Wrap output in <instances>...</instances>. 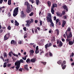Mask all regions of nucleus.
I'll return each instance as SVG.
<instances>
[{
  "label": "nucleus",
  "mask_w": 74,
  "mask_h": 74,
  "mask_svg": "<svg viewBox=\"0 0 74 74\" xmlns=\"http://www.w3.org/2000/svg\"><path fill=\"white\" fill-rule=\"evenodd\" d=\"M49 55L50 56H52L53 55H52V53H51V52H49Z\"/></svg>",
  "instance_id": "nucleus-39"
},
{
  "label": "nucleus",
  "mask_w": 74,
  "mask_h": 74,
  "mask_svg": "<svg viewBox=\"0 0 74 74\" xmlns=\"http://www.w3.org/2000/svg\"><path fill=\"white\" fill-rule=\"evenodd\" d=\"M25 5H27V8L26 9V12L27 13H30V12H32V10L30 8V4L27 2H25Z\"/></svg>",
  "instance_id": "nucleus-1"
},
{
  "label": "nucleus",
  "mask_w": 74,
  "mask_h": 74,
  "mask_svg": "<svg viewBox=\"0 0 74 74\" xmlns=\"http://www.w3.org/2000/svg\"><path fill=\"white\" fill-rule=\"evenodd\" d=\"M3 2V0H0V4H2Z\"/></svg>",
  "instance_id": "nucleus-52"
},
{
  "label": "nucleus",
  "mask_w": 74,
  "mask_h": 74,
  "mask_svg": "<svg viewBox=\"0 0 74 74\" xmlns=\"http://www.w3.org/2000/svg\"><path fill=\"white\" fill-rule=\"evenodd\" d=\"M48 44H47L45 46V47L46 49H47L48 48V45H49Z\"/></svg>",
  "instance_id": "nucleus-28"
},
{
  "label": "nucleus",
  "mask_w": 74,
  "mask_h": 74,
  "mask_svg": "<svg viewBox=\"0 0 74 74\" xmlns=\"http://www.w3.org/2000/svg\"><path fill=\"white\" fill-rule=\"evenodd\" d=\"M58 7V5H57V4L55 3H54L53 4L52 7H51V8H54L55 7Z\"/></svg>",
  "instance_id": "nucleus-12"
},
{
  "label": "nucleus",
  "mask_w": 74,
  "mask_h": 74,
  "mask_svg": "<svg viewBox=\"0 0 74 74\" xmlns=\"http://www.w3.org/2000/svg\"><path fill=\"white\" fill-rule=\"evenodd\" d=\"M22 59H23V60H26V57H23Z\"/></svg>",
  "instance_id": "nucleus-48"
},
{
  "label": "nucleus",
  "mask_w": 74,
  "mask_h": 74,
  "mask_svg": "<svg viewBox=\"0 0 74 74\" xmlns=\"http://www.w3.org/2000/svg\"><path fill=\"white\" fill-rule=\"evenodd\" d=\"M19 61L20 62V63H24V62H23V60L22 59H20V60Z\"/></svg>",
  "instance_id": "nucleus-30"
},
{
  "label": "nucleus",
  "mask_w": 74,
  "mask_h": 74,
  "mask_svg": "<svg viewBox=\"0 0 74 74\" xmlns=\"http://www.w3.org/2000/svg\"><path fill=\"white\" fill-rule=\"evenodd\" d=\"M29 52L31 53H34V51L33 50H31L29 51Z\"/></svg>",
  "instance_id": "nucleus-25"
},
{
  "label": "nucleus",
  "mask_w": 74,
  "mask_h": 74,
  "mask_svg": "<svg viewBox=\"0 0 74 74\" xmlns=\"http://www.w3.org/2000/svg\"><path fill=\"white\" fill-rule=\"evenodd\" d=\"M39 53V50H36L35 51V53L37 54V53Z\"/></svg>",
  "instance_id": "nucleus-29"
},
{
  "label": "nucleus",
  "mask_w": 74,
  "mask_h": 74,
  "mask_svg": "<svg viewBox=\"0 0 74 74\" xmlns=\"http://www.w3.org/2000/svg\"><path fill=\"white\" fill-rule=\"evenodd\" d=\"M18 10H19V7H17V8H15V9L14 10V11L13 12L14 13L18 12Z\"/></svg>",
  "instance_id": "nucleus-11"
},
{
  "label": "nucleus",
  "mask_w": 74,
  "mask_h": 74,
  "mask_svg": "<svg viewBox=\"0 0 74 74\" xmlns=\"http://www.w3.org/2000/svg\"><path fill=\"white\" fill-rule=\"evenodd\" d=\"M21 17L22 18H25L26 16V14H24V12L22 11H21Z\"/></svg>",
  "instance_id": "nucleus-5"
},
{
  "label": "nucleus",
  "mask_w": 74,
  "mask_h": 74,
  "mask_svg": "<svg viewBox=\"0 0 74 74\" xmlns=\"http://www.w3.org/2000/svg\"><path fill=\"white\" fill-rule=\"evenodd\" d=\"M41 63H42L44 65H45L47 63L46 62H41Z\"/></svg>",
  "instance_id": "nucleus-46"
},
{
  "label": "nucleus",
  "mask_w": 74,
  "mask_h": 74,
  "mask_svg": "<svg viewBox=\"0 0 74 74\" xmlns=\"http://www.w3.org/2000/svg\"><path fill=\"white\" fill-rule=\"evenodd\" d=\"M36 50H38V46H37L36 47Z\"/></svg>",
  "instance_id": "nucleus-62"
},
{
  "label": "nucleus",
  "mask_w": 74,
  "mask_h": 74,
  "mask_svg": "<svg viewBox=\"0 0 74 74\" xmlns=\"http://www.w3.org/2000/svg\"><path fill=\"white\" fill-rule=\"evenodd\" d=\"M59 20V19H57L56 20V24H58V23Z\"/></svg>",
  "instance_id": "nucleus-42"
},
{
  "label": "nucleus",
  "mask_w": 74,
  "mask_h": 74,
  "mask_svg": "<svg viewBox=\"0 0 74 74\" xmlns=\"http://www.w3.org/2000/svg\"><path fill=\"white\" fill-rule=\"evenodd\" d=\"M66 63V61L65 60L63 61V63L61 64V66L62 67V66H63V65H64V64H65Z\"/></svg>",
  "instance_id": "nucleus-18"
},
{
  "label": "nucleus",
  "mask_w": 74,
  "mask_h": 74,
  "mask_svg": "<svg viewBox=\"0 0 74 74\" xmlns=\"http://www.w3.org/2000/svg\"><path fill=\"white\" fill-rule=\"evenodd\" d=\"M22 69H23L22 68H20L18 69V71H21V72H22Z\"/></svg>",
  "instance_id": "nucleus-40"
},
{
  "label": "nucleus",
  "mask_w": 74,
  "mask_h": 74,
  "mask_svg": "<svg viewBox=\"0 0 74 74\" xmlns=\"http://www.w3.org/2000/svg\"><path fill=\"white\" fill-rule=\"evenodd\" d=\"M71 30V28L70 27H69L67 29V30H66L67 31V32H70V31Z\"/></svg>",
  "instance_id": "nucleus-36"
},
{
  "label": "nucleus",
  "mask_w": 74,
  "mask_h": 74,
  "mask_svg": "<svg viewBox=\"0 0 74 74\" xmlns=\"http://www.w3.org/2000/svg\"><path fill=\"white\" fill-rule=\"evenodd\" d=\"M10 34L8 33L6 34L7 37H8L9 38H10Z\"/></svg>",
  "instance_id": "nucleus-44"
},
{
  "label": "nucleus",
  "mask_w": 74,
  "mask_h": 74,
  "mask_svg": "<svg viewBox=\"0 0 74 74\" xmlns=\"http://www.w3.org/2000/svg\"><path fill=\"white\" fill-rule=\"evenodd\" d=\"M68 32L67 31H66L65 32V34L67 38L69 39L70 38H71V37H72L73 35L72 34V32H71V31L70 32V33L69 34V35L67 34Z\"/></svg>",
  "instance_id": "nucleus-2"
},
{
  "label": "nucleus",
  "mask_w": 74,
  "mask_h": 74,
  "mask_svg": "<svg viewBox=\"0 0 74 74\" xmlns=\"http://www.w3.org/2000/svg\"><path fill=\"white\" fill-rule=\"evenodd\" d=\"M11 66V64H9L7 65V67H10Z\"/></svg>",
  "instance_id": "nucleus-50"
},
{
  "label": "nucleus",
  "mask_w": 74,
  "mask_h": 74,
  "mask_svg": "<svg viewBox=\"0 0 74 74\" xmlns=\"http://www.w3.org/2000/svg\"><path fill=\"white\" fill-rule=\"evenodd\" d=\"M54 8H51V12L52 14H54V13L55 12V10H54Z\"/></svg>",
  "instance_id": "nucleus-14"
},
{
  "label": "nucleus",
  "mask_w": 74,
  "mask_h": 74,
  "mask_svg": "<svg viewBox=\"0 0 74 74\" xmlns=\"http://www.w3.org/2000/svg\"><path fill=\"white\" fill-rule=\"evenodd\" d=\"M8 4L9 5H11V1H8Z\"/></svg>",
  "instance_id": "nucleus-31"
},
{
  "label": "nucleus",
  "mask_w": 74,
  "mask_h": 74,
  "mask_svg": "<svg viewBox=\"0 0 74 74\" xmlns=\"http://www.w3.org/2000/svg\"><path fill=\"white\" fill-rule=\"evenodd\" d=\"M66 65H65L62 67V68L64 70V69H66Z\"/></svg>",
  "instance_id": "nucleus-35"
},
{
  "label": "nucleus",
  "mask_w": 74,
  "mask_h": 74,
  "mask_svg": "<svg viewBox=\"0 0 74 74\" xmlns=\"http://www.w3.org/2000/svg\"><path fill=\"white\" fill-rule=\"evenodd\" d=\"M11 27L9 25L8 27L7 28L9 30H11Z\"/></svg>",
  "instance_id": "nucleus-37"
},
{
  "label": "nucleus",
  "mask_w": 74,
  "mask_h": 74,
  "mask_svg": "<svg viewBox=\"0 0 74 74\" xmlns=\"http://www.w3.org/2000/svg\"><path fill=\"white\" fill-rule=\"evenodd\" d=\"M16 41H15L14 40H12L11 42V44H14V45H16L17 44Z\"/></svg>",
  "instance_id": "nucleus-10"
},
{
  "label": "nucleus",
  "mask_w": 74,
  "mask_h": 74,
  "mask_svg": "<svg viewBox=\"0 0 74 74\" xmlns=\"http://www.w3.org/2000/svg\"><path fill=\"white\" fill-rule=\"evenodd\" d=\"M62 15H65L66 14V12H65V11H63L62 12Z\"/></svg>",
  "instance_id": "nucleus-43"
},
{
  "label": "nucleus",
  "mask_w": 74,
  "mask_h": 74,
  "mask_svg": "<svg viewBox=\"0 0 74 74\" xmlns=\"http://www.w3.org/2000/svg\"><path fill=\"white\" fill-rule=\"evenodd\" d=\"M24 69L25 70H26L27 71H29V69H28V65L27 64L24 65Z\"/></svg>",
  "instance_id": "nucleus-9"
},
{
  "label": "nucleus",
  "mask_w": 74,
  "mask_h": 74,
  "mask_svg": "<svg viewBox=\"0 0 74 74\" xmlns=\"http://www.w3.org/2000/svg\"><path fill=\"white\" fill-rule=\"evenodd\" d=\"M49 54V53H47L45 54V56H46V57H48V55Z\"/></svg>",
  "instance_id": "nucleus-47"
},
{
  "label": "nucleus",
  "mask_w": 74,
  "mask_h": 74,
  "mask_svg": "<svg viewBox=\"0 0 74 74\" xmlns=\"http://www.w3.org/2000/svg\"><path fill=\"white\" fill-rule=\"evenodd\" d=\"M48 16H47V22L48 23L49 22H50V20H52V16L51 15V14L50 13H49L48 14Z\"/></svg>",
  "instance_id": "nucleus-4"
},
{
  "label": "nucleus",
  "mask_w": 74,
  "mask_h": 74,
  "mask_svg": "<svg viewBox=\"0 0 74 74\" xmlns=\"http://www.w3.org/2000/svg\"><path fill=\"white\" fill-rule=\"evenodd\" d=\"M3 30L2 29H1L0 30V34L2 33H3Z\"/></svg>",
  "instance_id": "nucleus-53"
},
{
  "label": "nucleus",
  "mask_w": 74,
  "mask_h": 74,
  "mask_svg": "<svg viewBox=\"0 0 74 74\" xmlns=\"http://www.w3.org/2000/svg\"><path fill=\"white\" fill-rule=\"evenodd\" d=\"M15 25H16V26H19V23L18 22H17V21L16 20L15 21Z\"/></svg>",
  "instance_id": "nucleus-15"
},
{
  "label": "nucleus",
  "mask_w": 74,
  "mask_h": 74,
  "mask_svg": "<svg viewBox=\"0 0 74 74\" xmlns=\"http://www.w3.org/2000/svg\"><path fill=\"white\" fill-rule=\"evenodd\" d=\"M55 31L57 32V35H59V30L58 29H57L55 30Z\"/></svg>",
  "instance_id": "nucleus-22"
},
{
  "label": "nucleus",
  "mask_w": 74,
  "mask_h": 74,
  "mask_svg": "<svg viewBox=\"0 0 74 74\" xmlns=\"http://www.w3.org/2000/svg\"><path fill=\"white\" fill-rule=\"evenodd\" d=\"M9 55L10 57H11L12 56V55H11V52H10L9 53Z\"/></svg>",
  "instance_id": "nucleus-49"
},
{
  "label": "nucleus",
  "mask_w": 74,
  "mask_h": 74,
  "mask_svg": "<svg viewBox=\"0 0 74 74\" xmlns=\"http://www.w3.org/2000/svg\"><path fill=\"white\" fill-rule=\"evenodd\" d=\"M66 22L65 21H63V23L62 25V27H64V26H65V25H66Z\"/></svg>",
  "instance_id": "nucleus-13"
},
{
  "label": "nucleus",
  "mask_w": 74,
  "mask_h": 74,
  "mask_svg": "<svg viewBox=\"0 0 74 74\" xmlns=\"http://www.w3.org/2000/svg\"><path fill=\"white\" fill-rule=\"evenodd\" d=\"M40 26H42V21H41V20H40Z\"/></svg>",
  "instance_id": "nucleus-41"
},
{
  "label": "nucleus",
  "mask_w": 74,
  "mask_h": 74,
  "mask_svg": "<svg viewBox=\"0 0 74 74\" xmlns=\"http://www.w3.org/2000/svg\"><path fill=\"white\" fill-rule=\"evenodd\" d=\"M20 67V65H17V66L16 67V69H19V68Z\"/></svg>",
  "instance_id": "nucleus-38"
},
{
  "label": "nucleus",
  "mask_w": 74,
  "mask_h": 74,
  "mask_svg": "<svg viewBox=\"0 0 74 74\" xmlns=\"http://www.w3.org/2000/svg\"><path fill=\"white\" fill-rule=\"evenodd\" d=\"M23 29L24 31H26V27H24L23 28Z\"/></svg>",
  "instance_id": "nucleus-60"
},
{
  "label": "nucleus",
  "mask_w": 74,
  "mask_h": 74,
  "mask_svg": "<svg viewBox=\"0 0 74 74\" xmlns=\"http://www.w3.org/2000/svg\"><path fill=\"white\" fill-rule=\"evenodd\" d=\"M59 45L60 46V47H62V45H63V43H62V42L61 41H60V43L59 44Z\"/></svg>",
  "instance_id": "nucleus-27"
},
{
  "label": "nucleus",
  "mask_w": 74,
  "mask_h": 74,
  "mask_svg": "<svg viewBox=\"0 0 74 74\" xmlns=\"http://www.w3.org/2000/svg\"><path fill=\"white\" fill-rule=\"evenodd\" d=\"M47 4L49 6V7H51V1H47Z\"/></svg>",
  "instance_id": "nucleus-16"
},
{
  "label": "nucleus",
  "mask_w": 74,
  "mask_h": 74,
  "mask_svg": "<svg viewBox=\"0 0 74 74\" xmlns=\"http://www.w3.org/2000/svg\"><path fill=\"white\" fill-rule=\"evenodd\" d=\"M29 1L30 2H32V4H33L34 3V0H29Z\"/></svg>",
  "instance_id": "nucleus-34"
},
{
  "label": "nucleus",
  "mask_w": 74,
  "mask_h": 74,
  "mask_svg": "<svg viewBox=\"0 0 74 74\" xmlns=\"http://www.w3.org/2000/svg\"><path fill=\"white\" fill-rule=\"evenodd\" d=\"M52 45V44L51 43H49V45L48 46V47H51Z\"/></svg>",
  "instance_id": "nucleus-59"
},
{
  "label": "nucleus",
  "mask_w": 74,
  "mask_h": 74,
  "mask_svg": "<svg viewBox=\"0 0 74 74\" xmlns=\"http://www.w3.org/2000/svg\"><path fill=\"white\" fill-rule=\"evenodd\" d=\"M13 14V15L14 16H16V15H17V14H18V13L17 12H15V13H14Z\"/></svg>",
  "instance_id": "nucleus-26"
},
{
  "label": "nucleus",
  "mask_w": 74,
  "mask_h": 74,
  "mask_svg": "<svg viewBox=\"0 0 74 74\" xmlns=\"http://www.w3.org/2000/svg\"><path fill=\"white\" fill-rule=\"evenodd\" d=\"M33 14H34L33 12H31V13L29 14L30 16H33Z\"/></svg>",
  "instance_id": "nucleus-32"
},
{
  "label": "nucleus",
  "mask_w": 74,
  "mask_h": 74,
  "mask_svg": "<svg viewBox=\"0 0 74 74\" xmlns=\"http://www.w3.org/2000/svg\"><path fill=\"white\" fill-rule=\"evenodd\" d=\"M70 39H69L68 38H67V39H66V41H67V42H69V41H70Z\"/></svg>",
  "instance_id": "nucleus-57"
},
{
  "label": "nucleus",
  "mask_w": 74,
  "mask_h": 74,
  "mask_svg": "<svg viewBox=\"0 0 74 74\" xmlns=\"http://www.w3.org/2000/svg\"><path fill=\"white\" fill-rule=\"evenodd\" d=\"M35 33H37V29H36L34 30Z\"/></svg>",
  "instance_id": "nucleus-61"
},
{
  "label": "nucleus",
  "mask_w": 74,
  "mask_h": 74,
  "mask_svg": "<svg viewBox=\"0 0 74 74\" xmlns=\"http://www.w3.org/2000/svg\"><path fill=\"white\" fill-rule=\"evenodd\" d=\"M55 40V36H53L51 39V41L52 42H53Z\"/></svg>",
  "instance_id": "nucleus-19"
},
{
  "label": "nucleus",
  "mask_w": 74,
  "mask_h": 74,
  "mask_svg": "<svg viewBox=\"0 0 74 74\" xmlns=\"http://www.w3.org/2000/svg\"><path fill=\"white\" fill-rule=\"evenodd\" d=\"M44 53V51H41L40 53V55H41L42 53Z\"/></svg>",
  "instance_id": "nucleus-55"
},
{
  "label": "nucleus",
  "mask_w": 74,
  "mask_h": 74,
  "mask_svg": "<svg viewBox=\"0 0 74 74\" xmlns=\"http://www.w3.org/2000/svg\"><path fill=\"white\" fill-rule=\"evenodd\" d=\"M63 17L64 18V19H67V17H66V16H63Z\"/></svg>",
  "instance_id": "nucleus-56"
},
{
  "label": "nucleus",
  "mask_w": 74,
  "mask_h": 74,
  "mask_svg": "<svg viewBox=\"0 0 74 74\" xmlns=\"http://www.w3.org/2000/svg\"><path fill=\"white\" fill-rule=\"evenodd\" d=\"M8 37H6V38H4L5 40H8Z\"/></svg>",
  "instance_id": "nucleus-63"
},
{
  "label": "nucleus",
  "mask_w": 74,
  "mask_h": 74,
  "mask_svg": "<svg viewBox=\"0 0 74 74\" xmlns=\"http://www.w3.org/2000/svg\"><path fill=\"white\" fill-rule=\"evenodd\" d=\"M69 44L70 45H71L73 44V41H69Z\"/></svg>",
  "instance_id": "nucleus-20"
},
{
  "label": "nucleus",
  "mask_w": 74,
  "mask_h": 74,
  "mask_svg": "<svg viewBox=\"0 0 74 74\" xmlns=\"http://www.w3.org/2000/svg\"><path fill=\"white\" fill-rule=\"evenodd\" d=\"M39 2H40L39 0H36V4L37 5H39Z\"/></svg>",
  "instance_id": "nucleus-23"
},
{
  "label": "nucleus",
  "mask_w": 74,
  "mask_h": 74,
  "mask_svg": "<svg viewBox=\"0 0 74 74\" xmlns=\"http://www.w3.org/2000/svg\"><path fill=\"white\" fill-rule=\"evenodd\" d=\"M4 57H5L6 58H7V53H6L5 52L4 53Z\"/></svg>",
  "instance_id": "nucleus-33"
},
{
  "label": "nucleus",
  "mask_w": 74,
  "mask_h": 74,
  "mask_svg": "<svg viewBox=\"0 0 74 74\" xmlns=\"http://www.w3.org/2000/svg\"><path fill=\"white\" fill-rule=\"evenodd\" d=\"M50 22L51 23L52 26H54V24L53 23V21H52V20L51 19L50 20Z\"/></svg>",
  "instance_id": "nucleus-17"
},
{
  "label": "nucleus",
  "mask_w": 74,
  "mask_h": 74,
  "mask_svg": "<svg viewBox=\"0 0 74 74\" xmlns=\"http://www.w3.org/2000/svg\"><path fill=\"white\" fill-rule=\"evenodd\" d=\"M59 43V40H58L57 41V44H58Z\"/></svg>",
  "instance_id": "nucleus-58"
},
{
  "label": "nucleus",
  "mask_w": 74,
  "mask_h": 74,
  "mask_svg": "<svg viewBox=\"0 0 74 74\" xmlns=\"http://www.w3.org/2000/svg\"><path fill=\"white\" fill-rule=\"evenodd\" d=\"M8 16H9V17H11V14H10V12H9L8 13Z\"/></svg>",
  "instance_id": "nucleus-54"
},
{
  "label": "nucleus",
  "mask_w": 74,
  "mask_h": 74,
  "mask_svg": "<svg viewBox=\"0 0 74 74\" xmlns=\"http://www.w3.org/2000/svg\"><path fill=\"white\" fill-rule=\"evenodd\" d=\"M62 62H63V61L61 60H60L57 62V63L58 64H61V63H62Z\"/></svg>",
  "instance_id": "nucleus-21"
},
{
  "label": "nucleus",
  "mask_w": 74,
  "mask_h": 74,
  "mask_svg": "<svg viewBox=\"0 0 74 74\" xmlns=\"http://www.w3.org/2000/svg\"><path fill=\"white\" fill-rule=\"evenodd\" d=\"M25 22H27V24H26L27 26L29 27L30 26V24H31V23H33L34 20H33V19L31 18V21L30 20H28L25 21Z\"/></svg>",
  "instance_id": "nucleus-3"
},
{
  "label": "nucleus",
  "mask_w": 74,
  "mask_h": 74,
  "mask_svg": "<svg viewBox=\"0 0 74 74\" xmlns=\"http://www.w3.org/2000/svg\"><path fill=\"white\" fill-rule=\"evenodd\" d=\"M37 60L36 58H32L30 60V62L32 63H34L36 62Z\"/></svg>",
  "instance_id": "nucleus-6"
},
{
  "label": "nucleus",
  "mask_w": 74,
  "mask_h": 74,
  "mask_svg": "<svg viewBox=\"0 0 74 74\" xmlns=\"http://www.w3.org/2000/svg\"><path fill=\"white\" fill-rule=\"evenodd\" d=\"M30 61V60L29 59V58H28L26 60V62H27H27H29Z\"/></svg>",
  "instance_id": "nucleus-45"
},
{
  "label": "nucleus",
  "mask_w": 74,
  "mask_h": 74,
  "mask_svg": "<svg viewBox=\"0 0 74 74\" xmlns=\"http://www.w3.org/2000/svg\"><path fill=\"white\" fill-rule=\"evenodd\" d=\"M56 14L58 15V16H60V13H57Z\"/></svg>",
  "instance_id": "nucleus-64"
},
{
  "label": "nucleus",
  "mask_w": 74,
  "mask_h": 74,
  "mask_svg": "<svg viewBox=\"0 0 74 74\" xmlns=\"http://www.w3.org/2000/svg\"><path fill=\"white\" fill-rule=\"evenodd\" d=\"M20 64H21V62L19 61L15 62V66H20Z\"/></svg>",
  "instance_id": "nucleus-7"
},
{
  "label": "nucleus",
  "mask_w": 74,
  "mask_h": 74,
  "mask_svg": "<svg viewBox=\"0 0 74 74\" xmlns=\"http://www.w3.org/2000/svg\"><path fill=\"white\" fill-rule=\"evenodd\" d=\"M31 8L30 9H31V10H34V9L33 8V5H31Z\"/></svg>",
  "instance_id": "nucleus-51"
},
{
  "label": "nucleus",
  "mask_w": 74,
  "mask_h": 74,
  "mask_svg": "<svg viewBox=\"0 0 74 74\" xmlns=\"http://www.w3.org/2000/svg\"><path fill=\"white\" fill-rule=\"evenodd\" d=\"M62 7L64 8V10H66V11H68V8H67V7L66 6V5L64 4L63 6Z\"/></svg>",
  "instance_id": "nucleus-8"
},
{
  "label": "nucleus",
  "mask_w": 74,
  "mask_h": 74,
  "mask_svg": "<svg viewBox=\"0 0 74 74\" xmlns=\"http://www.w3.org/2000/svg\"><path fill=\"white\" fill-rule=\"evenodd\" d=\"M74 55V53L73 52H72L71 54V56H70V58H72L73 57Z\"/></svg>",
  "instance_id": "nucleus-24"
}]
</instances>
